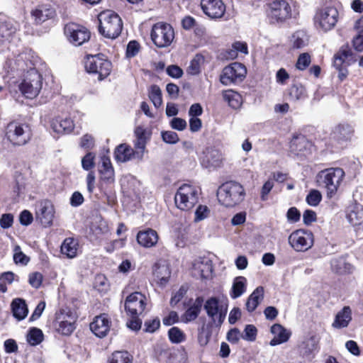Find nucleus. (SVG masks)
<instances>
[{"instance_id":"obj_38","label":"nucleus","mask_w":363,"mask_h":363,"mask_svg":"<svg viewBox=\"0 0 363 363\" xmlns=\"http://www.w3.org/2000/svg\"><path fill=\"white\" fill-rule=\"evenodd\" d=\"M78 242L72 238H66L61 245V252L68 258H74L78 252Z\"/></svg>"},{"instance_id":"obj_32","label":"nucleus","mask_w":363,"mask_h":363,"mask_svg":"<svg viewBox=\"0 0 363 363\" xmlns=\"http://www.w3.org/2000/svg\"><path fill=\"white\" fill-rule=\"evenodd\" d=\"M137 241L139 245L144 247H152L158 241V235L155 230L147 229L140 231L137 235Z\"/></svg>"},{"instance_id":"obj_40","label":"nucleus","mask_w":363,"mask_h":363,"mask_svg":"<svg viewBox=\"0 0 363 363\" xmlns=\"http://www.w3.org/2000/svg\"><path fill=\"white\" fill-rule=\"evenodd\" d=\"M11 308L13 316L18 320H23L28 313L26 302L21 298H16L12 301Z\"/></svg>"},{"instance_id":"obj_19","label":"nucleus","mask_w":363,"mask_h":363,"mask_svg":"<svg viewBox=\"0 0 363 363\" xmlns=\"http://www.w3.org/2000/svg\"><path fill=\"white\" fill-rule=\"evenodd\" d=\"M213 262L208 257H201L195 259L193 263L192 274L196 278L208 279L212 277Z\"/></svg>"},{"instance_id":"obj_7","label":"nucleus","mask_w":363,"mask_h":363,"mask_svg":"<svg viewBox=\"0 0 363 363\" xmlns=\"http://www.w3.org/2000/svg\"><path fill=\"white\" fill-rule=\"evenodd\" d=\"M339 17L337 9L334 6H325L318 9L314 16L315 27L323 32L332 30L336 25Z\"/></svg>"},{"instance_id":"obj_11","label":"nucleus","mask_w":363,"mask_h":363,"mask_svg":"<svg viewBox=\"0 0 363 363\" xmlns=\"http://www.w3.org/2000/svg\"><path fill=\"white\" fill-rule=\"evenodd\" d=\"M84 67L88 72L98 74L99 80L107 77L112 69L111 62L100 55L88 56Z\"/></svg>"},{"instance_id":"obj_42","label":"nucleus","mask_w":363,"mask_h":363,"mask_svg":"<svg viewBox=\"0 0 363 363\" xmlns=\"http://www.w3.org/2000/svg\"><path fill=\"white\" fill-rule=\"evenodd\" d=\"M308 143L305 136L300 135L294 136L290 142V150L295 154L298 155L303 152Z\"/></svg>"},{"instance_id":"obj_6","label":"nucleus","mask_w":363,"mask_h":363,"mask_svg":"<svg viewBox=\"0 0 363 363\" xmlns=\"http://www.w3.org/2000/svg\"><path fill=\"white\" fill-rule=\"evenodd\" d=\"M203 305L211 320V325L220 328L225 320L228 312L227 301H220L216 297H211Z\"/></svg>"},{"instance_id":"obj_41","label":"nucleus","mask_w":363,"mask_h":363,"mask_svg":"<svg viewBox=\"0 0 363 363\" xmlns=\"http://www.w3.org/2000/svg\"><path fill=\"white\" fill-rule=\"evenodd\" d=\"M263 298L264 289L262 286H259L248 297L246 303L247 310L249 312L254 311Z\"/></svg>"},{"instance_id":"obj_14","label":"nucleus","mask_w":363,"mask_h":363,"mask_svg":"<svg viewBox=\"0 0 363 363\" xmlns=\"http://www.w3.org/2000/svg\"><path fill=\"white\" fill-rule=\"evenodd\" d=\"M313 235L309 230L299 229L293 232L289 237L291 247L297 252H305L313 245Z\"/></svg>"},{"instance_id":"obj_62","label":"nucleus","mask_w":363,"mask_h":363,"mask_svg":"<svg viewBox=\"0 0 363 363\" xmlns=\"http://www.w3.org/2000/svg\"><path fill=\"white\" fill-rule=\"evenodd\" d=\"M43 275L39 272H34L29 275V284L34 288L38 289L42 284Z\"/></svg>"},{"instance_id":"obj_10","label":"nucleus","mask_w":363,"mask_h":363,"mask_svg":"<svg viewBox=\"0 0 363 363\" xmlns=\"http://www.w3.org/2000/svg\"><path fill=\"white\" fill-rule=\"evenodd\" d=\"M33 64L28 60L26 55H20L16 59L7 60L4 65V77L14 79L22 77V75L30 68Z\"/></svg>"},{"instance_id":"obj_26","label":"nucleus","mask_w":363,"mask_h":363,"mask_svg":"<svg viewBox=\"0 0 363 363\" xmlns=\"http://www.w3.org/2000/svg\"><path fill=\"white\" fill-rule=\"evenodd\" d=\"M352 55V51L348 45L342 46L333 56V66L335 67H348L354 62Z\"/></svg>"},{"instance_id":"obj_54","label":"nucleus","mask_w":363,"mask_h":363,"mask_svg":"<svg viewBox=\"0 0 363 363\" xmlns=\"http://www.w3.org/2000/svg\"><path fill=\"white\" fill-rule=\"evenodd\" d=\"M135 147L136 150L135 152V157L136 159L141 160L143 157V154L145 148V141L144 137L139 136L135 143Z\"/></svg>"},{"instance_id":"obj_48","label":"nucleus","mask_w":363,"mask_h":363,"mask_svg":"<svg viewBox=\"0 0 363 363\" xmlns=\"http://www.w3.org/2000/svg\"><path fill=\"white\" fill-rule=\"evenodd\" d=\"M169 340L172 343L179 344L186 340L184 333L177 327H172L168 331Z\"/></svg>"},{"instance_id":"obj_31","label":"nucleus","mask_w":363,"mask_h":363,"mask_svg":"<svg viewBox=\"0 0 363 363\" xmlns=\"http://www.w3.org/2000/svg\"><path fill=\"white\" fill-rule=\"evenodd\" d=\"M36 23L40 24L55 15V9L50 5H40L31 13Z\"/></svg>"},{"instance_id":"obj_8","label":"nucleus","mask_w":363,"mask_h":363,"mask_svg":"<svg viewBox=\"0 0 363 363\" xmlns=\"http://www.w3.org/2000/svg\"><path fill=\"white\" fill-rule=\"evenodd\" d=\"M150 37L157 48H167L172 44L174 38V30L170 24L158 22L152 26Z\"/></svg>"},{"instance_id":"obj_27","label":"nucleus","mask_w":363,"mask_h":363,"mask_svg":"<svg viewBox=\"0 0 363 363\" xmlns=\"http://www.w3.org/2000/svg\"><path fill=\"white\" fill-rule=\"evenodd\" d=\"M155 280L161 286L165 285L170 277L171 271L165 262H156L152 267Z\"/></svg>"},{"instance_id":"obj_52","label":"nucleus","mask_w":363,"mask_h":363,"mask_svg":"<svg viewBox=\"0 0 363 363\" xmlns=\"http://www.w3.org/2000/svg\"><path fill=\"white\" fill-rule=\"evenodd\" d=\"M13 261L16 264L26 265L30 261V258L22 251L19 245H16L13 249Z\"/></svg>"},{"instance_id":"obj_22","label":"nucleus","mask_w":363,"mask_h":363,"mask_svg":"<svg viewBox=\"0 0 363 363\" xmlns=\"http://www.w3.org/2000/svg\"><path fill=\"white\" fill-rule=\"evenodd\" d=\"M75 320L74 317L60 311L57 314L55 325L57 330L63 335H69L75 329Z\"/></svg>"},{"instance_id":"obj_39","label":"nucleus","mask_w":363,"mask_h":363,"mask_svg":"<svg viewBox=\"0 0 363 363\" xmlns=\"http://www.w3.org/2000/svg\"><path fill=\"white\" fill-rule=\"evenodd\" d=\"M247 279L244 277H237L234 279L230 292L232 298L235 299L241 296L246 291Z\"/></svg>"},{"instance_id":"obj_44","label":"nucleus","mask_w":363,"mask_h":363,"mask_svg":"<svg viewBox=\"0 0 363 363\" xmlns=\"http://www.w3.org/2000/svg\"><path fill=\"white\" fill-rule=\"evenodd\" d=\"M308 36L303 30L295 32L290 40L291 44L294 48L299 49L305 47L308 44Z\"/></svg>"},{"instance_id":"obj_16","label":"nucleus","mask_w":363,"mask_h":363,"mask_svg":"<svg viewBox=\"0 0 363 363\" xmlns=\"http://www.w3.org/2000/svg\"><path fill=\"white\" fill-rule=\"evenodd\" d=\"M320 336L316 333H310L298 345V352L303 358L311 360L319 351Z\"/></svg>"},{"instance_id":"obj_61","label":"nucleus","mask_w":363,"mask_h":363,"mask_svg":"<svg viewBox=\"0 0 363 363\" xmlns=\"http://www.w3.org/2000/svg\"><path fill=\"white\" fill-rule=\"evenodd\" d=\"M170 125H171L172 128H173L174 130H177L179 131H182L184 129H186V128L187 126V123H186V121L183 118H174L172 119V121L170 122Z\"/></svg>"},{"instance_id":"obj_46","label":"nucleus","mask_w":363,"mask_h":363,"mask_svg":"<svg viewBox=\"0 0 363 363\" xmlns=\"http://www.w3.org/2000/svg\"><path fill=\"white\" fill-rule=\"evenodd\" d=\"M43 340V333L40 329L31 328L27 335L28 343L33 346L40 344Z\"/></svg>"},{"instance_id":"obj_24","label":"nucleus","mask_w":363,"mask_h":363,"mask_svg":"<svg viewBox=\"0 0 363 363\" xmlns=\"http://www.w3.org/2000/svg\"><path fill=\"white\" fill-rule=\"evenodd\" d=\"M347 218L356 230H363V206L355 203L349 207Z\"/></svg>"},{"instance_id":"obj_17","label":"nucleus","mask_w":363,"mask_h":363,"mask_svg":"<svg viewBox=\"0 0 363 363\" xmlns=\"http://www.w3.org/2000/svg\"><path fill=\"white\" fill-rule=\"evenodd\" d=\"M146 297L140 292L130 294L125 299V308L132 317L142 314L145 308Z\"/></svg>"},{"instance_id":"obj_18","label":"nucleus","mask_w":363,"mask_h":363,"mask_svg":"<svg viewBox=\"0 0 363 363\" xmlns=\"http://www.w3.org/2000/svg\"><path fill=\"white\" fill-rule=\"evenodd\" d=\"M35 216L43 225L50 226L55 217V208L52 203L49 200L40 201L37 204Z\"/></svg>"},{"instance_id":"obj_37","label":"nucleus","mask_w":363,"mask_h":363,"mask_svg":"<svg viewBox=\"0 0 363 363\" xmlns=\"http://www.w3.org/2000/svg\"><path fill=\"white\" fill-rule=\"evenodd\" d=\"M331 268L338 274L351 273L353 271V266L347 262L345 257H340L331 260Z\"/></svg>"},{"instance_id":"obj_5","label":"nucleus","mask_w":363,"mask_h":363,"mask_svg":"<svg viewBox=\"0 0 363 363\" xmlns=\"http://www.w3.org/2000/svg\"><path fill=\"white\" fill-rule=\"evenodd\" d=\"M22 77L23 79L18 85L22 94L28 99L36 97L43 86V77L32 66Z\"/></svg>"},{"instance_id":"obj_29","label":"nucleus","mask_w":363,"mask_h":363,"mask_svg":"<svg viewBox=\"0 0 363 363\" xmlns=\"http://www.w3.org/2000/svg\"><path fill=\"white\" fill-rule=\"evenodd\" d=\"M270 330L274 335V337L269 342L271 346H276L284 343L290 338L291 333L280 324H274L271 327Z\"/></svg>"},{"instance_id":"obj_47","label":"nucleus","mask_w":363,"mask_h":363,"mask_svg":"<svg viewBox=\"0 0 363 363\" xmlns=\"http://www.w3.org/2000/svg\"><path fill=\"white\" fill-rule=\"evenodd\" d=\"M149 98L156 108H159L162 105V91L158 86H151L149 91Z\"/></svg>"},{"instance_id":"obj_50","label":"nucleus","mask_w":363,"mask_h":363,"mask_svg":"<svg viewBox=\"0 0 363 363\" xmlns=\"http://www.w3.org/2000/svg\"><path fill=\"white\" fill-rule=\"evenodd\" d=\"M91 230L96 236L99 237L106 233L108 231V227L104 220L100 219L92 224Z\"/></svg>"},{"instance_id":"obj_12","label":"nucleus","mask_w":363,"mask_h":363,"mask_svg":"<svg viewBox=\"0 0 363 363\" xmlns=\"http://www.w3.org/2000/svg\"><path fill=\"white\" fill-rule=\"evenodd\" d=\"M267 15L272 23L284 22L291 16V7L286 0H275L268 4Z\"/></svg>"},{"instance_id":"obj_43","label":"nucleus","mask_w":363,"mask_h":363,"mask_svg":"<svg viewBox=\"0 0 363 363\" xmlns=\"http://www.w3.org/2000/svg\"><path fill=\"white\" fill-rule=\"evenodd\" d=\"M223 98L228 103L229 106L234 109L240 108L242 104V96L232 90L225 91Z\"/></svg>"},{"instance_id":"obj_15","label":"nucleus","mask_w":363,"mask_h":363,"mask_svg":"<svg viewBox=\"0 0 363 363\" xmlns=\"http://www.w3.org/2000/svg\"><path fill=\"white\" fill-rule=\"evenodd\" d=\"M65 34L69 41L75 46H80L87 42L91 36V33L86 28L74 23L65 26Z\"/></svg>"},{"instance_id":"obj_60","label":"nucleus","mask_w":363,"mask_h":363,"mask_svg":"<svg viewBox=\"0 0 363 363\" xmlns=\"http://www.w3.org/2000/svg\"><path fill=\"white\" fill-rule=\"evenodd\" d=\"M240 338H242V334L238 328L230 330L227 334V340L233 344L238 343Z\"/></svg>"},{"instance_id":"obj_28","label":"nucleus","mask_w":363,"mask_h":363,"mask_svg":"<svg viewBox=\"0 0 363 363\" xmlns=\"http://www.w3.org/2000/svg\"><path fill=\"white\" fill-rule=\"evenodd\" d=\"M74 123L70 117L65 118L57 116L54 118L51 121L52 129L57 133H70L74 129Z\"/></svg>"},{"instance_id":"obj_30","label":"nucleus","mask_w":363,"mask_h":363,"mask_svg":"<svg viewBox=\"0 0 363 363\" xmlns=\"http://www.w3.org/2000/svg\"><path fill=\"white\" fill-rule=\"evenodd\" d=\"M203 304V297H197L193 304L189 307L182 315V321L184 323H188L196 320L200 314Z\"/></svg>"},{"instance_id":"obj_4","label":"nucleus","mask_w":363,"mask_h":363,"mask_svg":"<svg viewBox=\"0 0 363 363\" xmlns=\"http://www.w3.org/2000/svg\"><path fill=\"white\" fill-rule=\"evenodd\" d=\"M200 195L201 189L199 186L183 184L174 195L175 205L179 209L188 211L198 203Z\"/></svg>"},{"instance_id":"obj_36","label":"nucleus","mask_w":363,"mask_h":363,"mask_svg":"<svg viewBox=\"0 0 363 363\" xmlns=\"http://www.w3.org/2000/svg\"><path fill=\"white\" fill-rule=\"evenodd\" d=\"M353 128L348 124H340L335 128L333 137L340 143L350 140L353 135Z\"/></svg>"},{"instance_id":"obj_25","label":"nucleus","mask_w":363,"mask_h":363,"mask_svg":"<svg viewBox=\"0 0 363 363\" xmlns=\"http://www.w3.org/2000/svg\"><path fill=\"white\" fill-rule=\"evenodd\" d=\"M91 330L99 337H103L107 335L110 329V321L106 314L96 316L90 324Z\"/></svg>"},{"instance_id":"obj_58","label":"nucleus","mask_w":363,"mask_h":363,"mask_svg":"<svg viewBox=\"0 0 363 363\" xmlns=\"http://www.w3.org/2000/svg\"><path fill=\"white\" fill-rule=\"evenodd\" d=\"M162 138L164 143L169 144H176L179 140L177 133L171 130L162 132Z\"/></svg>"},{"instance_id":"obj_64","label":"nucleus","mask_w":363,"mask_h":363,"mask_svg":"<svg viewBox=\"0 0 363 363\" xmlns=\"http://www.w3.org/2000/svg\"><path fill=\"white\" fill-rule=\"evenodd\" d=\"M353 47L358 52L363 51V30H360L359 33L354 38Z\"/></svg>"},{"instance_id":"obj_34","label":"nucleus","mask_w":363,"mask_h":363,"mask_svg":"<svg viewBox=\"0 0 363 363\" xmlns=\"http://www.w3.org/2000/svg\"><path fill=\"white\" fill-rule=\"evenodd\" d=\"M102 164L99 169L101 179L106 183L112 184L114 182V170L111 161L108 157H102Z\"/></svg>"},{"instance_id":"obj_56","label":"nucleus","mask_w":363,"mask_h":363,"mask_svg":"<svg viewBox=\"0 0 363 363\" xmlns=\"http://www.w3.org/2000/svg\"><path fill=\"white\" fill-rule=\"evenodd\" d=\"M311 63V56L308 53H302L299 55L296 67L299 70H304Z\"/></svg>"},{"instance_id":"obj_20","label":"nucleus","mask_w":363,"mask_h":363,"mask_svg":"<svg viewBox=\"0 0 363 363\" xmlns=\"http://www.w3.org/2000/svg\"><path fill=\"white\" fill-rule=\"evenodd\" d=\"M18 23L11 21H0V46L16 42L19 39Z\"/></svg>"},{"instance_id":"obj_33","label":"nucleus","mask_w":363,"mask_h":363,"mask_svg":"<svg viewBox=\"0 0 363 363\" xmlns=\"http://www.w3.org/2000/svg\"><path fill=\"white\" fill-rule=\"evenodd\" d=\"M352 320V310L350 306H344L343 308L337 312L332 326L336 329H341L348 326Z\"/></svg>"},{"instance_id":"obj_55","label":"nucleus","mask_w":363,"mask_h":363,"mask_svg":"<svg viewBox=\"0 0 363 363\" xmlns=\"http://www.w3.org/2000/svg\"><path fill=\"white\" fill-rule=\"evenodd\" d=\"M210 209L205 205H199L195 211L194 221H201L209 216Z\"/></svg>"},{"instance_id":"obj_3","label":"nucleus","mask_w":363,"mask_h":363,"mask_svg":"<svg viewBox=\"0 0 363 363\" xmlns=\"http://www.w3.org/2000/svg\"><path fill=\"white\" fill-rule=\"evenodd\" d=\"M99 31L104 37L115 39L119 36L123 29L121 17L112 11H106L99 15Z\"/></svg>"},{"instance_id":"obj_23","label":"nucleus","mask_w":363,"mask_h":363,"mask_svg":"<svg viewBox=\"0 0 363 363\" xmlns=\"http://www.w3.org/2000/svg\"><path fill=\"white\" fill-rule=\"evenodd\" d=\"M222 161L221 152L213 147H206L201 157V164L206 168L220 167Z\"/></svg>"},{"instance_id":"obj_51","label":"nucleus","mask_w":363,"mask_h":363,"mask_svg":"<svg viewBox=\"0 0 363 363\" xmlns=\"http://www.w3.org/2000/svg\"><path fill=\"white\" fill-rule=\"evenodd\" d=\"M202 57L200 55H196L192 59L187 67L186 72L191 75H196L201 72V62H202Z\"/></svg>"},{"instance_id":"obj_1","label":"nucleus","mask_w":363,"mask_h":363,"mask_svg":"<svg viewBox=\"0 0 363 363\" xmlns=\"http://www.w3.org/2000/svg\"><path fill=\"white\" fill-rule=\"evenodd\" d=\"M217 196L222 205L231 208L240 204L244 200L245 191L240 183L230 181L219 186Z\"/></svg>"},{"instance_id":"obj_53","label":"nucleus","mask_w":363,"mask_h":363,"mask_svg":"<svg viewBox=\"0 0 363 363\" xmlns=\"http://www.w3.org/2000/svg\"><path fill=\"white\" fill-rule=\"evenodd\" d=\"M322 199V195L318 190L313 189L310 191L309 194L306 198V201L308 205L311 206H316L319 204Z\"/></svg>"},{"instance_id":"obj_13","label":"nucleus","mask_w":363,"mask_h":363,"mask_svg":"<svg viewBox=\"0 0 363 363\" xmlns=\"http://www.w3.org/2000/svg\"><path fill=\"white\" fill-rule=\"evenodd\" d=\"M247 69L240 62H233L225 67L220 74V81L225 85L241 82L245 77Z\"/></svg>"},{"instance_id":"obj_21","label":"nucleus","mask_w":363,"mask_h":363,"mask_svg":"<svg viewBox=\"0 0 363 363\" xmlns=\"http://www.w3.org/2000/svg\"><path fill=\"white\" fill-rule=\"evenodd\" d=\"M201 6L203 13L213 19L222 18L225 12L222 0H201Z\"/></svg>"},{"instance_id":"obj_57","label":"nucleus","mask_w":363,"mask_h":363,"mask_svg":"<svg viewBox=\"0 0 363 363\" xmlns=\"http://www.w3.org/2000/svg\"><path fill=\"white\" fill-rule=\"evenodd\" d=\"M257 328L252 325H246L242 335V339L247 341H254L257 336Z\"/></svg>"},{"instance_id":"obj_2","label":"nucleus","mask_w":363,"mask_h":363,"mask_svg":"<svg viewBox=\"0 0 363 363\" xmlns=\"http://www.w3.org/2000/svg\"><path fill=\"white\" fill-rule=\"evenodd\" d=\"M345 177L342 169L328 168L318 172L316 176V182L320 187L326 190L328 198L333 197Z\"/></svg>"},{"instance_id":"obj_63","label":"nucleus","mask_w":363,"mask_h":363,"mask_svg":"<svg viewBox=\"0 0 363 363\" xmlns=\"http://www.w3.org/2000/svg\"><path fill=\"white\" fill-rule=\"evenodd\" d=\"M286 218L290 223H296L300 220L301 213L296 207H291L286 213Z\"/></svg>"},{"instance_id":"obj_45","label":"nucleus","mask_w":363,"mask_h":363,"mask_svg":"<svg viewBox=\"0 0 363 363\" xmlns=\"http://www.w3.org/2000/svg\"><path fill=\"white\" fill-rule=\"evenodd\" d=\"M289 95L293 100H300L306 97V89L301 84H293L289 90Z\"/></svg>"},{"instance_id":"obj_35","label":"nucleus","mask_w":363,"mask_h":363,"mask_svg":"<svg viewBox=\"0 0 363 363\" xmlns=\"http://www.w3.org/2000/svg\"><path fill=\"white\" fill-rule=\"evenodd\" d=\"M115 158L118 162H125L132 159H136L133 148L126 144L118 145L114 152Z\"/></svg>"},{"instance_id":"obj_49","label":"nucleus","mask_w":363,"mask_h":363,"mask_svg":"<svg viewBox=\"0 0 363 363\" xmlns=\"http://www.w3.org/2000/svg\"><path fill=\"white\" fill-rule=\"evenodd\" d=\"M109 363H131L130 354L125 351L113 352L108 359Z\"/></svg>"},{"instance_id":"obj_9","label":"nucleus","mask_w":363,"mask_h":363,"mask_svg":"<svg viewBox=\"0 0 363 363\" xmlns=\"http://www.w3.org/2000/svg\"><path fill=\"white\" fill-rule=\"evenodd\" d=\"M6 138L13 145H23L26 144L31 138L30 127L25 123L11 122L6 129Z\"/></svg>"},{"instance_id":"obj_59","label":"nucleus","mask_w":363,"mask_h":363,"mask_svg":"<svg viewBox=\"0 0 363 363\" xmlns=\"http://www.w3.org/2000/svg\"><path fill=\"white\" fill-rule=\"evenodd\" d=\"M94 154L88 152L82 160V165L84 169L89 170L94 166Z\"/></svg>"}]
</instances>
